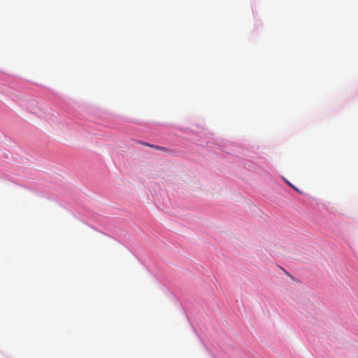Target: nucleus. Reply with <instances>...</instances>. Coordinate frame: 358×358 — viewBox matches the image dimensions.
I'll return each instance as SVG.
<instances>
[{"label": "nucleus", "instance_id": "f257e3e1", "mask_svg": "<svg viewBox=\"0 0 358 358\" xmlns=\"http://www.w3.org/2000/svg\"><path fill=\"white\" fill-rule=\"evenodd\" d=\"M143 144L146 146H149V147H151V148L157 149V150H163V151L166 150V148L164 147H161V146H158V145H151V144L145 143H143Z\"/></svg>", "mask_w": 358, "mask_h": 358}, {"label": "nucleus", "instance_id": "f03ea898", "mask_svg": "<svg viewBox=\"0 0 358 358\" xmlns=\"http://www.w3.org/2000/svg\"><path fill=\"white\" fill-rule=\"evenodd\" d=\"M287 183L289 184V186L293 187L294 189L297 190V189L296 187H294L292 184H290L289 182H287Z\"/></svg>", "mask_w": 358, "mask_h": 358}]
</instances>
